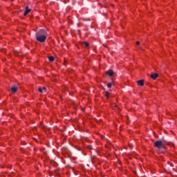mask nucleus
Listing matches in <instances>:
<instances>
[{"label": "nucleus", "mask_w": 177, "mask_h": 177, "mask_svg": "<svg viewBox=\"0 0 177 177\" xmlns=\"http://www.w3.org/2000/svg\"><path fill=\"white\" fill-rule=\"evenodd\" d=\"M106 74H108V75H109L110 77H112V75H114V72L112 70H109L106 72Z\"/></svg>", "instance_id": "7"}, {"label": "nucleus", "mask_w": 177, "mask_h": 177, "mask_svg": "<svg viewBox=\"0 0 177 177\" xmlns=\"http://www.w3.org/2000/svg\"><path fill=\"white\" fill-rule=\"evenodd\" d=\"M30 12H31V10H30L29 8H28V7H26L24 16H27V15H28Z\"/></svg>", "instance_id": "5"}, {"label": "nucleus", "mask_w": 177, "mask_h": 177, "mask_svg": "<svg viewBox=\"0 0 177 177\" xmlns=\"http://www.w3.org/2000/svg\"><path fill=\"white\" fill-rule=\"evenodd\" d=\"M107 86H108V88H111V86H113V83H109L107 84Z\"/></svg>", "instance_id": "11"}, {"label": "nucleus", "mask_w": 177, "mask_h": 177, "mask_svg": "<svg viewBox=\"0 0 177 177\" xmlns=\"http://www.w3.org/2000/svg\"><path fill=\"white\" fill-rule=\"evenodd\" d=\"M46 38H48V33H46L45 30H40L36 33V39L39 42H45V41H46Z\"/></svg>", "instance_id": "1"}, {"label": "nucleus", "mask_w": 177, "mask_h": 177, "mask_svg": "<svg viewBox=\"0 0 177 177\" xmlns=\"http://www.w3.org/2000/svg\"><path fill=\"white\" fill-rule=\"evenodd\" d=\"M48 60L49 62H53V60H55V58L53 56H51L48 57Z\"/></svg>", "instance_id": "9"}, {"label": "nucleus", "mask_w": 177, "mask_h": 177, "mask_svg": "<svg viewBox=\"0 0 177 177\" xmlns=\"http://www.w3.org/2000/svg\"><path fill=\"white\" fill-rule=\"evenodd\" d=\"M39 92H40V93H46V87H43L41 88H39Z\"/></svg>", "instance_id": "4"}, {"label": "nucleus", "mask_w": 177, "mask_h": 177, "mask_svg": "<svg viewBox=\"0 0 177 177\" xmlns=\"http://www.w3.org/2000/svg\"><path fill=\"white\" fill-rule=\"evenodd\" d=\"M84 44L85 45L86 48H88V46H89V43H88V41H84Z\"/></svg>", "instance_id": "10"}, {"label": "nucleus", "mask_w": 177, "mask_h": 177, "mask_svg": "<svg viewBox=\"0 0 177 177\" xmlns=\"http://www.w3.org/2000/svg\"><path fill=\"white\" fill-rule=\"evenodd\" d=\"M12 1H15V0H11Z\"/></svg>", "instance_id": "15"}, {"label": "nucleus", "mask_w": 177, "mask_h": 177, "mask_svg": "<svg viewBox=\"0 0 177 177\" xmlns=\"http://www.w3.org/2000/svg\"><path fill=\"white\" fill-rule=\"evenodd\" d=\"M158 77V74L157 73H152L151 75V78H152V80H156Z\"/></svg>", "instance_id": "6"}, {"label": "nucleus", "mask_w": 177, "mask_h": 177, "mask_svg": "<svg viewBox=\"0 0 177 177\" xmlns=\"http://www.w3.org/2000/svg\"><path fill=\"white\" fill-rule=\"evenodd\" d=\"M139 44H140L139 41L136 42V45H139Z\"/></svg>", "instance_id": "13"}, {"label": "nucleus", "mask_w": 177, "mask_h": 177, "mask_svg": "<svg viewBox=\"0 0 177 177\" xmlns=\"http://www.w3.org/2000/svg\"><path fill=\"white\" fill-rule=\"evenodd\" d=\"M154 146L158 149H162V142L161 141H156L154 142Z\"/></svg>", "instance_id": "2"}, {"label": "nucleus", "mask_w": 177, "mask_h": 177, "mask_svg": "<svg viewBox=\"0 0 177 177\" xmlns=\"http://www.w3.org/2000/svg\"><path fill=\"white\" fill-rule=\"evenodd\" d=\"M137 84L139 86H143V85H145V80H141L137 82Z\"/></svg>", "instance_id": "3"}, {"label": "nucleus", "mask_w": 177, "mask_h": 177, "mask_svg": "<svg viewBox=\"0 0 177 177\" xmlns=\"http://www.w3.org/2000/svg\"><path fill=\"white\" fill-rule=\"evenodd\" d=\"M115 107H117V104H115Z\"/></svg>", "instance_id": "14"}, {"label": "nucleus", "mask_w": 177, "mask_h": 177, "mask_svg": "<svg viewBox=\"0 0 177 177\" xmlns=\"http://www.w3.org/2000/svg\"><path fill=\"white\" fill-rule=\"evenodd\" d=\"M11 91L12 93H16L17 92V87L16 86L12 87Z\"/></svg>", "instance_id": "8"}, {"label": "nucleus", "mask_w": 177, "mask_h": 177, "mask_svg": "<svg viewBox=\"0 0 177 177\" xmlns=\"http://www.w3.org/2000/svg\"><path fill=\"white\" fill-rule=\"evenodd\" d=\"M109 95H110V93H109V92H106L105 93V96H106V97H107V98H109Z\"/></svg>", "instance_id": "12"}]
</instances>
